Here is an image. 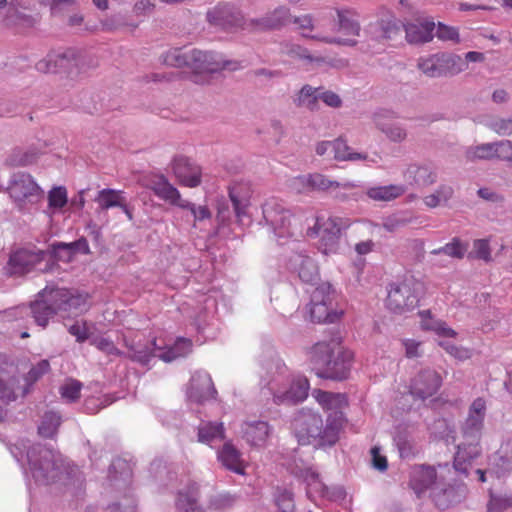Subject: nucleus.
<instances>
[{"instance_id":"obj_1","label":"nucleus","mask_w":512,"mask_h":512,"mask_svg":"<svg viewBox=\"0 0 512 512\" xmlns=\"http://www.w3.org/2000/svg\"><path fill=\"white\" fill-rule=\"evenodd\" d=\"M29 473L36 484L61 483L75 486L82 483V475L76 466L70 465L63 456L45 446L36 444L26 451Z\"/></svg>"},{"instance_id":"obj_2","label":"nucleus","mask_w":512,"mask_h":512,"mask_svg":"<svg viewBox=\"0 0 512 512\" xmlns=\"http://www.w3.org/2000/svg\"><path fill=\"white\" fill-rule=\"evenodd\" d=\"M353 352L342 344L340 336L316 343L309 351V362L319 378L342 381L348 378Z\"/></svg>"},{"instance_id":"obj_3","label":"nucleus","mask_w":512,"mask_h":512,"mask_svg":"<svg viewBox=\"0 0 512 512\" xmlns=\"http://www.w3.org/2000/svg\"><path fill=\"white\" fill-rule=\"evenodd\" d=\"M343 425V417L336 413L328 414L326 425L323 426L322 417L310 409L300 410L292 421L295 437L302 445L314 442L320 446L334 445Z\"/></svg>"},{"instance_id":"obj_4","label":"nucleus","mask_w":512,"mask_h":512,"mask_svg":"<svg viewBox=\"0 0 512 512\" xmlns=\"http://www.w3.org/2000/svg\"><path fill=\"white\" fill-rule=\"evenodd\" d=\"M266 370L267 386L278 404H296L308 396L309 382L304 376L289 373L288 368L278 357H273L263 365Z\"/></svg>"},{"instance_id":"obj_5","label":"nucleus","mask_w":512,"mask_h":512,"mask_svg":"<svg viewBox=\"0 0 512 512\" xmlns=\"http://www.w3.org/2000/svg\"><path fill=\"white\" fill-rule=\"evenodd\" d=\"M38 296L39 299L33 302L30 307L22 306L9 309L6 311L7 316L23 319L31 314L34 320H49L59 310L78 309L86 302L85 296L65 288H45L39 292Z\"/></svg>"},{"instance_id":"obj_6","label":"nucleus","mask_w":512,"mask_h":512,"mask_svg":"<svg viewBox=\"0 0 512 512\" xmlns=\"http://www.w3.org/2000/svg\"><path fill=\"white\" fill-rule=\"evenodd\" d=\"M486 414V402L483 398L475 399L463 426V435L467 443L458 445L454 458V468L466 472V463L476 458L480 453L479 439Z\"/></svg>"},{"instance_id":"obj_7","label":"nucleus","mask_w":512,"mask_h":512,"mask_svg":"<svg viewBox=\"0 0 512 512\" xmlns=\"http://www.w3.org/2000/svg\"><path fill=\"white\" fill-rule=\"evenodd\" d=\"M423 288V283L412 275L389 284L387 308L398 315L414 310L418 306Z\"/></svg>"},{"instance_id":"obj_8","label":"nucleus","mask_w":512,"mask_h":512,"mask_svg":"<svg viewBox=\"0 0 512 512\" xmlns=\"http://www.w3.org/2000/svg\"><path fill=\"white\" fill-rule=\"evenodd\" d=\"M7 191L16 208L23 212L30 211L44 197L43 189L25 172L11 175Z\"/></svg>"},{"instance_id":"obj_9","label":"nucleus","mask_w":512,"mask_h":512,"mask_svg":"<svg viewBox=\"0 0 512 512\" xmlns=\"http://www.w3.org/2000/svg\"><path fill=\"white\" fill-rule=\"evenodd\" d=\"M262 213L278 239L301 235V230L291 222L292 213L277 199L267 200L262 206Z\"/></svg>"},{"instance_id":"obj_10","label":"nucleus","mask_w":512,"mask_h":512,"mask_svg":"<svg viewBox=\"0 0 512 512\" xmlns=\"http://www.w3.org/2000/svg\"><path fill=\"white\" fill-rule=\"evenodd\" d=\"M292 472L306 483L307 496L316 501L317 499H326L329 501H341L345 498L346 493L341 486H326L319 475L312 467L302 464H295Z\"/></svg>"},{"instance_id":"obj_11","label":"nucleus","mask_w":512,"mask_h":512,"mask_svg":"<svg viewBox=\"0 0 512 512\" xmlns=\"http://www.w3.org/2000/svg\"><path fill=\"white\" fill-rule=\"evenodd\" d=\"M465 63L460 56L451 53H436L418 60V69L430 78L454 76L462 72Z\"/></svg>"},{"instance_id":"obj_12","label":"nucleus","mask_w":512,"mask_h":512,"mask_svg":"<svg viewBox=\"0 0 512 512\" xmlns=\"http://www.w3.org/2000/svg\"><path fill=\"white\" fill-rule=\"evenodd\" d=\"M195 73H217L222 70L235 71L240 68V63L233 60H225L222 55L215 52L192 49L188 51V65Z\"/></svg>"},{"instance_id":"obj_13","label":"nucleus","mask_w":512,"mask_h":512,"mask_svg":"<svg viewBox=\"0 0 512 512\" xmlns=\"http://www.w3.org/2000/svg\"><path fill=\"white\" fill-rule=\"evenodd\" d=\"M331 291L329 283L319 284L311 294V301L306 306V314L310 320H337L344 316L343 309L328 307L327 298Z\"/></svg>"},{"instance_id":"obj_14","label":"nucleus","mask_w":512,"mask_h":512,"mask_svg":"<svg viewBox=\"0 0 512 512\" xmlns=\"http://www.w3.org/2000/svg\"><path fill=\"white\" fill-rule=\"evenodd\" d=\"M206 17L211 25L222 29L249 28V21L244 20L240 11L230 4H218L207 12Z\"/></svg>"},{"instance_id":"obj_15","label":"nucleus","mask_w":512,"mask_h":512,"mask_svg":"<svg viewBox=\"0 0 512 512\" xmlns=\"http://www.w3.org/2000/svg\"><path fill=\"white\" fill-rule=\"evenodd\" d=\"M350 225L348 219L330 216L326 219L319 216L315 225L308 229L309 236H319L326 245H334L340 237L341 231Z\"/></svg>"},{"instance_id":"obj_16","label":"nucleus","mask_w":512,"mask_h":512,"mask_svg":"<svg viewBox=\"0 0 512 512\" xmlns=\"http://www.w3.org/2000/svg\"><path fill=\"white\" fill-rule=\"evenodd\" d=\"M45 258V253L42 250L31 251L21 249L11 254L6 266V271L9 275L21 276L37 269V266Z\"/></svg>"},{"instance_id":"obj_17","label":"nucleus","mask_w":512,"mask_h":512,"mask_svg":"<svg viewBox=\"0 0 512 512\" xmlns=\"http://www.w3.org/2000/svg\"><path fill=\"white\" fill-rule=\"evenodd\" d=\"M71 335L75 336L78 342L89 340L99 350L107 354H114L117 352L113 342L105 337L96 334V329L93 322H74L68 328Z\"/></svg>"},{"instance_id":"obj_18","label":"nucleus","mask_w":512,"mask_h":512,"mask_svg":"<svg viewBox=\"0 0 512 512\" xmlns=\"http://www.w3.org/2000/svg\"><path fill=\"white\" fill-rule=\"evenodd\" d=\"M78 65V53L74 49L63 52L49 53L46 58L36 63V69L42 73H55L59 70H70Z\"/></svg>"},{"instance_id":"obj_19","label":"nucleus","mask_w":512,"mask_h":512,"mask_svg":"<svg viewBox=\"0 0 512 512\" xmlns=\"http://www.w3.org/2000/svg\"><path fill=\"white\" fill-rule=\"evenodd\" d=\"M442 383L441 376L432 369L421 370L412 380L410 393L422 400L434 395Z\"/></svg>"},{"instance_id":"obj_20","label":"nucleus","mask_w":512,"mask_h":512,"mask_svg":"<svg viewBox=\"0 0 512 512\" xmlns=\"http://www.w3.org/2000/svg\"><path fill=\"white\" fill-rule=\"evenodd\" d=\"M216 389L211 376L206 371H196L190 380L187 390V396L190 401L203 403L213 399L216 395Z\"/></svg>"},{"instance_id":"obj_21","label":"nucleus","mask_w":512,"mask_h":512,"mask_svg":"<svg viewBox=\"0 0 512 512\" xmlns=\"http://www.w3.org/2000/svg\"><path fill=\"white\" fill-rule=\"evenodd\" d=\"M172 171L181 185L194 188L201 184V168L185 156H177Z\"/></svg>"},{"instance_id":"obj_22","label":"nucleus","mask_w":512,"mask_h":512,"mask_svg":"<svg viewBox=\"0 0 512 512\" xmlns=\"http://www.w3.org/2000/svg\"><path fill=\"white\" fill-rule=\"evenodd\" d=\"M242 437L254 448H264L272 434V428L266 421H246L241 426Z\"/></svg>"},{"instance_id":"obj_23","label":"nucleus","mask_w":512,"mask_h":512,"mask_svg":"<svg viewBox=\"0 0 512 512\" xmlns=\"http://www.w3.org/2000/svg\"><path fill=\"white\" fill-rule=\"evenodd\" d=\"M280 53L291 59L303 61L312 68H320L331 63L327 57L311 54L307 48L290 41L280 44Z\"/></svg>"},{"instance_id":"obj_24","label":"nucleus","mask_w":512,"mask_h":512,"mask_svg":"<svg viewBox=\"0 0 512 512\" xmlns=\"http://www.w3.org/2000/svg\"><path fill=\"white\" fill-rule=\"evenodd\" d=\"M289 22H291L289 9L280 6L261 18L250 19L249 28L260 31L274 30L281 28Z\"/></svg>"},{"instance_id":"obj_25","label":"nucleus","mask_w":512,"mask_h":512,"mask_svg":"<svg viewBox=\"0 0 512 512\" xmlns=\"http://www.w3.org/2000/svg\"><path fill=\"white\" fill-rule=\"evenodd\" d=\"M192 351L191 340L178 338L171 346H161L157 340L153 342L152 355L165 362H171L178 358L187 356Z\"/></svg>"},{"instance_id":"obj_26","label":"nucleus","mask_w":512,"mask_h":512,"mask_svg":"<svg viewBox=\"0 0 512 512\" xmlns=\"http://www.w3.org/2000/svg\"><path fill=\"white\" fill-rule=\"evenodd\" d=\"M404 180L415 187H426L434 184L437 173L426 165L410 164L403 172Z\"/></svg>"},{"instance_id":"obj_27","label":"nucleus","mask_w":512,"mask_h":512,"mask_svg":"<svg viewBox=\"0 0 512 512\" xmlns=\"http://www.w3.org/2000/svg\"><path fill=\"white\" fill-rule=\"evenodd\" d=\"M150 189L158 198L170 203L171 205L181 208L182 203L185 202V200L181 198V194L178 189L174 187L164 175H159L152 179L150 182Z\"/></svg>"},{"instance_id":"obj_28","label":"nucleus","mask_w":512,"mask_h":512,"mask_svg":"<svg viewBox=\"0 0 512 512\" xmlns=\"http://www.w3.org/2000/svg\"><path fill=\"white\" fill-rule=\"evenodd\" d=\"M312 396L324 410L329 412L328 414L339 413L344 417L342 410L347 406V399L344 394L314 390ZM343 419L345 420V418Z\"/></svg>"},{"instance_id":"obj_29","label":"nucleus","mask_w":512,"mask_h":512,"mask_svg":"<svg viewBox=\"0 0 512 512\" xmlns=\"http://www.w3.org/2000/svg\"><path fill=\"white\" fill-rule=\"evenodd\" d=\"M435 23L432 21L407 23L404 25L406 40L410 44H423L433 39Z\"/></svg>"},{"instance_id":"obj_30","label":"nucleus","mask_w":512,"mask_h":512,"mask_svg":"<svg viewBox=\"0 0 512 512\" xmlns=\"http://www.w3.org/2000/svg\"><path fill=\"white\" fill-rule=\"evenodd\" d=\"M391 113L389 111H379L374 114V122L377 128L386 135V137L395 143H401L407 138V130L400 123H386V118Z\"/></svg>"},{"instance_id":"obj_31","label":"nucleus","mask_w":512,"mask_h":512,"mask_svg":"<svg viewBox=\"0 0 512 512\" xmlns=\"http://www.w3.org/2000/svg\"><path fill=\"white\" fill-rule=\"evenodd\" d=\"M291 22L298 25V28L303 30L302 36L312 39H317L328 44L344 45V46H355L357 41L354 39L340 38V37H317L307 34L305 31H312L315 27L314 20L310 14L293 17Z\"/></svg>"},{"instance_id":"obj_32","label":"nucleus","mask_w":512,"mask_h":512,"mask_svg":"<svg viewBox=\"0 0 512 512\" xmlns=\"http://www.w3.org/2000/svg\"><path fill=\"white\" fill-rule=\"evenodd\" d=\"M217 457L225 468L237 474L244 473L245 465L242 454L231 442H226L223 445L217 452Z\"/></svg>"},{"instance_id":"obj_33","label":"nucleus","mask_w":512,"mask_h":512,"mask_svg":"<svg viewBox=\"0 0 512 512\" xmlns=\"http://www.w3.org/2000/svg\"><path fill=\"white\" fill-rule=\"evenodd\" d=\"M436 479V471L430 466H416L411 471L410 486L420 496Z\"/></svg>"},{"instance_id":"obj_34","label":"nucleus","mask_w":512,"mask_h":512,"mask_svg":"<svg viewBox=\"0 0 512 512\" xmlns=\"http://www.w3.org/2000/svg\"><path fill=\"white\" fill-rule=\"evenodd\" d=\"M198 490V485L193 482L179 491L176 507L180 512H202L198 502Z\"/></svg>"},{"instance_id":"obj_35","label":"nucleus","mask_w":512,"mask_h":512,"mask_svg":"<svg viewBox=\"0 0 512 512\" xmlns=\"http://www.w3.org/2000/svg\"><path fill=\"white\" fill-rule=\"evenodd\" d=\"M293 103L299 108H306L310 111L319 110V88L308 84L304 85L293 97Z\"/></svg>"},{"instance_id":"obj_36","label":"nucleus","mask_w":512,"mask_h":512,"mask_svg":"<svg viewBox=\"0 0 512 512\" xmlns=\"http://www.w3.org/2000/svg\"><path fill=\"white\" fill-rule=\"evenodd\" d=\"M39 158V151L34 147L14 148L6 158V164L12 167H24L35 163Z\"/></svg>"},{"instance_id":"obj_37","label":"nucleus","mask_w":512,"mask_h":512,"mask_svg":"<svg viewBox=\"0 0 512 512\" xmlns=\"http://www.w3.org/2000/svg\"><path fill=\"white\" fill-rule=\"evenodd\" d=\"M23 385L17 376L0 375V401L10 403L22 396Z\"/></svg>"},{"instance_id":"obj_38","label":"nucleus","mask_w":512,"mask_h":512,"mask_svg":"<svg viewBox=\"0 0 512 512\" xmlns=\"http://www.w3.org/2000/svg\"><path fill=\"white\" fill-rule=\"evenodd\" d=\"M224 439L222 423L202 422L198 427V441L210 446Z\"/></svg>"},{"instance_id":"obj_39","label":"nucleus","mask_w":512,"mask_h":512,"mask_svg":"<svg viewBox=\"0 0 512 512\" xmlns=\"http://www.w3.org/2000/svg\"><path fill=\"white\" fill-rule=\"evenodd\" d=\"M403 185L390 184L386 186H375L367 190V196L374 201H392L405 193Z\"/></svg>"},{"instance_id":"obj_40","label":"nucleus","mask_w":512,"mask_h":512,"mask_svg":"<svg viewBox=\"0 0 512 512\" xmlns=\"http://www.w3.org/2000/svg\"><path fill=\"white\" fill-rule=\"evenodd\" d=\"M125 199L123 191L105 188L98 192L95 201L98 203L99 210L105 211L114 207L120 208Z\"/></svg>"},{"instance_id":"obj_41","label":"nucleus","mask_w":512,"mask_h":512,"mask_svg":"<svg viewBox=\"0 0 512 512\" xmlns=\"http://www.w3.org/2000/svg\"><path fill=\"white\" fill-rule=\"evenodd\" d=\"M338 25L337 31L346 35L359 36L361 27L356 15L351 10H336Z\"/></svg>"},{"instance_id":"obj_42","label":"nucleus","mask_w":512,"mask_h":512,"mask_svg":"<svg viewBox=\"0 0 512 512\" xmlns=\"http://www.w3.org/2000/svg\"><path fill=\"white\" fill-rule=\"evenodd\" d=\"M229 197L234 207L236 216L240 219L245 215L249 195L244 184L236 183L229 187Z\"/></svg>"},{"instance_id":"obj_43","label":"nucleus","mask_w":512,"mask_h":512,"mask_svg":"<svg viewBox=\"0 0 512 512\" xmlns=\"http://www.w3.org/2000/svg\"><path fill=\"white\" fill-rule=\"evenodd\" d=\"M454 194V189L451 185L441 184L431 194L424 197V204L429 208H436L440 205H445Z\"/></svg>"},{"instance_id":"obj_44","label":"nucleus","mask_w":512,"mask_h":512,"mask_svg":"<svg viewBox=\"0 0 512 512\" xmlns=\"http://www.w3.org/2000/svg\"><path fill=\"white\" fill-rule=\"evenodd\" d=\"M300 258L298 275L301 281L310 285L318 284L319 272L314 260L307 256H300Z\"/></svg>"},{"instance_id":"obj_45","label":"nucleus","mask_w":512,"mask_h":512,"mask_svg":"<svg viewBox=\"0 0 512 512\" xmlns=\"http://www.w3.org/2000/svg\"><path fill=\"white\" fill-rule=\"evenodd\" d=\"M50 370V364L48 360H41L35 366H33L27 375L24 377L22 397L26 396L30 392L32 385L38 381L43 375L48 373Z\"/></svg>"},{"instance_id":"obj_46","label":"nucleus","mask_w":512,"mask_h":512,"mask_svg":"<svg viewBox=\"0 0 512 512\" xmlns=\"http://www.w3.org/2000/svg\"><path fill=\"white\" fill-rule=\"evenodd\" d=\"M495 142L482 143L469 147L465 156L467 160L474 162L476 160H493L495 159Z\"/></svg>"},{"instance_id":"obj_47","label":"nucleus","mask_w":512,"mask_h":512,"mask_svg":"<svg viewBox=\"0 0 512 512\" xmlns=\"http://www.w3.org/2000/svg\"><path fill=\"white\" fill-rule=\"evenodd\" d=\"M332 154L334 159L339 161L365 160L367 155L350 152V147L342 138L333 141Z\"/></svg>"},{"instance_id":"obj_48","label":"nucleus","mask_w":512,"mask_h":512,"mask_svg":"<svg viewBox=\"0 0 512 512\" xmlns=\"http://www.w3.org/2000/svg\"><path fill=\"white\" fill-rule=\"evenodd\" d=\"M61 423V417L53 411L46 412L38 426V433L42 437H53Z\"/></svg>"},{"instance_id":"obj_49","label":"nucleus","mask_w":512,"mask_h":512,"mask_svg":"<svg viewBox=\"0 0 512 512\" xmlns=\"http://www.w3.org/2000/svg\"><path fill=\"white\" fill-rule=\"evenodd\" d=\"M468 245L462 242L459 238L455 237L451 242L445 244L444 246L433 249L430 254L432 255H440L445 254L452 258L462 259L467 251Z\"/></svg>"},{"instance_id":"obj_50","label":"nucleus","mask_w":512,"mask_h":512,"mask_svg":"<svg viewBox=\"0 0 512 512\" xmlns=\"http://www.w3.org/2000/svg\"><path fill=\"white\" fill-rule=\"evenodd\" d=\"M161 59L162 63L168 66L187 67L188 51H183L180 48H173L163 54Z\"/></svg>"},{"instance_id":"obj_51","label":"nucleus","mask_w":512,"mask_h":512,"mask_svg":"<svg viewBox=\"0 0 512 512\" xmlns=\"http://www.w3.org/2000/svg\"><path fill=\"white\" fill-rule=\"evenodd\" d=\"M82 383L75 379H67L59 388L61 397L67 402H74L80 397Z\"/></svg>"},{"instance_id":"obj_52","label":"nucleus","mask_w":512,"mask_h":512,"mask_svg":"<svg viewBox=\"0 0 512 512\" xmlns=\"http://www.w3.org/2000/svg\"><path fill=\"white\" fill-rule=\"evenodd\" d=\"M438 344L452 357L459 361H465L472 357L473 351L469 348L456 346L448 340H439Z\"/></svg>"},{"instance_id":"obj_53","label":"nucleus","mask_w":512,"mask_h":512,"mask_svg":"<svg viewBox=\"0 0 512 512\" xmlns=\"http://www.w3.org/2000/svg\"><path fill=\"white\" fill-rule=\"evenodd\" d=\"M486 126L499 136H510L512 135V115L507 118L495 117L489 120Z\"/></svg>"},{"instance_id":"obj_54","label":"nucleus","mask_w":512,"mask_h":512,"mask_svg":"<svg viewBox=\"0 0 512 512\" xmlns=\"http://www.w3.org/2000/svg\"><path fill=\"white\" fill-rule=\"evenodd\" d=\"M301 183H306V185L312 189L318 190H327L329 189L334 182L328 180L322 174H311L308 176H302L297 179Z\"/></svg>"},{"instance_id":"obj_55","label":"nucleus","mask_w":512,"mask_h":512,"mask_svg":"<svg viewBox=\"0 0 512 512\" xmlns=\"http://www.w3.org/2000/svg\"><path fill=\"white\" fill-rule=\"evenodd\" d=\"M67 191L65 187H54L48 193L49 207L53 209H61L67 204Z\"/></svg>"},{"instance_id":"obj_56","label":"nucleus","mask_w":512,"mask_h":512,"mask_svg":"<svg viewBox=\"0 0 512 512\" xmlns=\"http://www.w3.org/2000/svg\"><path fill=\"white\" fill-rule=\"evenodd\" d=\"M135 509V499L129 492L125 493L119 501L108 506L107 512H135Z\"/></svg>"},{"instance_id":"obj_57","label":"nucleus","mask_w":512,"mask_h":512,"mask_svg":"<svg viewBox=\"0 0 512 512\" xmlns=\"http://www.w3.org/2000/svg\"><path fill=\"white\" fill-rule=\"evenodd\" d=\"M495 159L504 161L512 165V141L499 140L495 141Z\"/></svg>"},{"instance_id":"obj_58","label":"nucleus","mask_w":512,"mask_h":512,"mask_svg":"<svg viewBox=\"0 0 512 512\" xmlns=\"http://www.w3.org/2000/svg\"><path fill=\"white\" fill-rule=\"evenodd\" d=\"M275 501L280 512H294V500L292 494L289 491L279 490Z\"/></svg>"},{"instance_id":"obj_59","label":"nucleus","mask_w":512,"mask_h":512,"mask_svg":"<svg viewBox=\"0 0 512 512\" xmlns=\"http://www.w3.org/2000/svg\"><path fill=\"white\" fill-rule=\"evenodd\" d=\"M53 255L59 261L70 262L74 256L73 248L70 243H56L53 245Z\"/></svg>"},{"instance_id":"obj_60","label":"nucleus","mask_w":512,"mask_h":512,"mask_svg":"<svg viewBox=\"0 0 512 512\" xmlns=\"http://www.w3.org/2000/svg\"><path fill=\"white\" fill-rule=\"evenodd\" d=\"M510 506H512V497L494 496L491 494L488 512H502Z\"/></svg>"},{"instance_id":"obj_61","label":"nucleus","mask_w":512,"mask_h":512,"mask_svg":"<svg viewBox=\"0 0 512 512\" xmlns=\"http://www.w3.org/2000/svg\"><path fill=\"white\" fill-rule=\"evenodd\" d=\"M182 209H188L191 214L193 215L194 219L197 221H202L204 219H209L211 217V213L209 209L206 206H198L196 207L195 204L185 200L184 203H182Z\"/></svg>"},{"instance_id":"obj_62","label":"nucleus","mask_w":512,"mask_h":512,"mask_svg":"<svg viewBox=\"0 0 512 512\" xmlns=\"http://www.w3.org/2000/svg\"><path fill=\"white\" fill-rule=\"evenodd\" d=\"M436 36L444 41L459 42L458 30L454 27L446 26L441 23H439L437 27Z\"/></svg>"},{"instance_id":"obj_63","label":"nucleus","mask_w":512,"mask_h":512,"mask_svg":"<svg viewBox=\"0 0 512 512\" xmlns=\"http://www.w3.org/2000/svg\"><path fill=\"white\" fill-rule=\"evenodd\" d=\"M395 442L402 458H410L415 454V446L409 439L398 436Z\"/></svg>"},{"instance_id":"obj_64","label":"nucleus","mask_w":512,"mask_h":512,"mask_svg":"<svg viewBox=\"0 0 512 512\" xmlns=\"http://www.w3.org/2000/svg\"><path fill=\"white\" fill-rule=\"evenodd\" d=\"M474 252L478 259L489 262L491 260L490 246L487 240L478 239L474 242Z\"/></svg>"}]
</instances>
